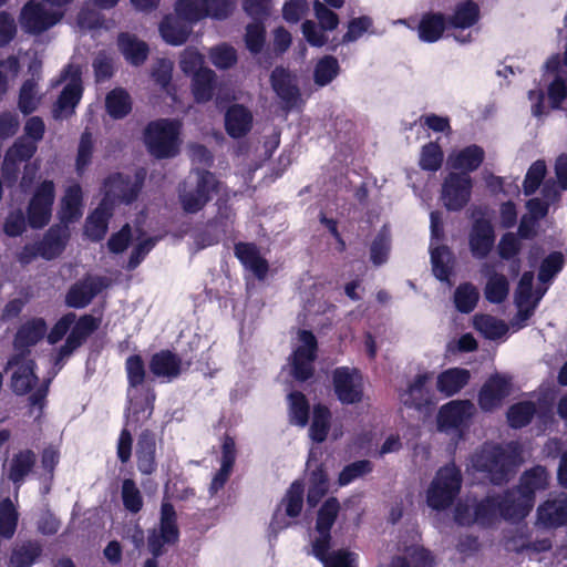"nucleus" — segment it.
<instances>
[{
	"label": "nucleus",
	"mask_w": 567,
	"mask_h": 567,
	"mask_svg": "<svg viewBox=\"0 0 567 567\" xmlns=\"http://www.w3.org/2000/svg\"><path fill=\"white\" fill-rule=\"evenodd\" d=\"M339 509V501L334 497H330L318 512L316 522L317 536L311 543V553L323 564V567H354L357 558L354 553L344 549L330 551V530L338 517Z\"/></svg>",
	"instance_id": "1"
},
{
	"label": "nucleus",
	"mask_w": 567,
	"mask_h": 567,
	"mask_svg": "<svg viewBox=\"0 0 567 567\" xmlns=\"http://www.w3.org/2000/svg\"><path fill=\"white\" fill-rule=\"evenodd\" d=\"M516 457L513 443L506 446L486 443L471 455L470 466L485 473L492 483L502 484L508 480Z\"/></svg>",
	"instance_id": "2"
},
{
	"label": "nucleus",
	"mask_w": 567,
	"mask_h": 567,
	"mask_svg": "<svg viewBox=\"0 0 567 567\" xmlns=\"http://www.w3.org/2000/svg\"><path fill=\"white\" fill-rule=\"evenodd\" d=\"M220 187L221 184L213 173L199 168L192 171L189 177L178 187L183 210L187 214L200 212L212 199V195L220 192Z\"/></svg>",
	"instance_id": "3"
},
{
	"label": "nucleus",
	"mask_w": 567,
	"mask_h": 567,
	"mask_svg": "<svg viewBox=\"0 0 567 567\" xmlns=\"http://www.w3.org/2000/svg\"><path fill=\"white\" fill-rule=\"evenodd\" d=\"M182 122L161 118L151 122L144 131V142L156 158H172L179 153Z\"/></svg>",
	"instance_id": "4"
},
{
	"label": "nucleus",
	"mask_w": 567,
	"mask_h": 567,
	"mask_svg": "<svg viewBox=\"0 0 567 567\" xmlns=\"http://www.w3.org/2000/svg\"><path fill=\"white\" fill-rule=\"evenodd\" d=\"M548 477L546 468L539 465L526 471L520 477L519 486L507 491L513 508H506V515L526 517L534 506L535 493L547 487Z\"/></svg>",
	"instance_id": "5"
},
{
	"label": "nucleus",
	"mask_w": 567,
	"mask_h": 567,
	"mask_svg": "<svg viewBox=\"0 0 567 567\" xmlns=\"http://www.w3.org/2000/svg\"><path fill=\"white\" fill-rule=\"evenodd\" d=\"M461 485L462 474L455 464L441 467L427 488V505L436 511L447 508L458 495Z\"/></svg>",
	"instance_id": "6"
},
{
	"label": "nucleus",
	"mask_w": 567,
	"mask_h": 567,
	"mask_svg": "<svg viewBox=\"0 0 567 567\" xmlns=\"http://www.w3.org/2000/svg\"><path fill=\"white\" fill-rule=\"evenodd\" d=\"M63 81H66L68 83L53 105L52 115L54 120H64L70 117L74 113L76 105L80 103L83 93L80 66L70 64L61 74V79L52 85H59Z\"/></svg>",
	"instance_id": "7"
},
{
	"label": "nucleus",
	"mask_w": 567,
	"mask_h": 567,
	"mask_svg": "<svg viewBox=\"0 0 567 567\" xmlns=\"http://www.w3.org/2000/svg\"><path fill=\"white\" fill-rule=\"evenodd\" d=\"M233 10L229 0H178L175 4L176 14L192 24L206 17L224 20Z\"/></svg>",
	"instance_id": "8"
},
{
	"label": "nucleus",
	"mask_w": 567,
	"mask_h": 567,
	"mask_svg": "<svg viewBox=\"0 0 567 567\" xmlns=\"http://www.w3.org/2000/svg\"><path fill=\"white\" fill-rule=\"evenodd\" d=\"M145 174L144 169H140L133 177L120 173L109 176L104 182V198L101 203H106L109 207L115 202L131 204L143 186Z\"/></svg>",
	"instance_id": "9"
},
{
	"label": "nucleus",
	"mask_w": 567,
	"mask_h": 567,
	"mask_svg": "<svg viewBox=\"0 0 567 567\" xmlns=\"http://www.w3.org/2000/svg\"><path fill=\"white\" fill-rule=\"evenodd\" d=\"M303 485L296 481L288 488L281 502L277 505L269 525L270 534L275 537L279 532L292 526L303 507Z\"/></svg>",
	"instance_id": "10"
},
{
	"label": "nucleus",
	"mask_w": 567,
	"mask_h": 567,
	"mask_svg": "<svg viewBox=\"0 0 567 567\" xmlns=\"http://www.w3.org/2000/svg\"><path fill=\"white\" fill-rule=\"evenodd\" d=\"M61 19V12L49 9L41 1L30 0L22 7L19 22L25 33L38 35L54 27Z\"/></svg>",
	"instance_id": "11"
},
{
	"label": "nucleus",
	"mask_w": 567,
	"mask_h": 567,
	"mask_svg": "<svg viewBox=\"0 0 567 567\" xmlns=\"http://www.w3.org/2000/svg\"><path fill=\"white\" fill-rule=\"evenodd\" d=\"M317 339L311 331L300 330L298 343L291 354V373L295 379L306 381L313 374Z\"/></svg>",
	"instance_id": "12"
},
{
	"label": "nucleus",
	"mask_w": 567,
	"mask_h": 567,
	"mask_svg": "<svg viewBox=\"0 0 567 567\" xmlns=\"http://www.w3.org/2000/svg\"><path fill=\"white\" fill-rule=\"evenodd\" d=\"M270 82L286 112L302 107L303 100L298 86L297 76L293 73L282 66H277L271 72Z\"/></svg>",
	"instance_id": "13"
},
{
	"label": "nucleus",
	"mask_w": 567,
	"mask_h": 567,
	"mask_svg": "<svg viewBox=\"0 0 567 567\" xmlns=\"http://www.w3.org/2000/svg\"><path fill=\"white\" fill-rule=\"evenodd\" d=\"M333 388L343 404H354L362 400L363 381L358 369L339 367L333 371Z\"/></svg>",
	"instance_id": "14"
},
{
	"label": "nucleus",
	"mask_w": 567,
	"mask_h": 567,
	"mask_svg": "<svg viewBox=\"0 0 567 567\" xmlns=\"http://www.w3.org/2000/svg\"><path fill=\"white\" fill-rule=\"evenodd\" d=\"M54 197L52 181H44L37 187L28 207V219L32 228H42L50 221Z\"/></svg>",
	"instance_id": "15"
},
{
	"label": "nucleus",
	"mask_w": 567,
	"mask_h": 567,
	"mask_svg": "<svg viewBox=\"0 0 567 567\" xmlns=\"http://www.w3.org/2000/svg\"><path fill=\"white\" fill-rule=\"evenodd\" d=\"M476 408L470 400H454L441 406L437 413V429L441 432L450 433L466 426Z\"/></svg>",
	"instance_id": "16"
},
{
	"label": "nucleus",
	"mask_w": 567,
	"mask_h": 567,
	"mask_svg": "<svg viewBox=\"0 0 567 567\" xmlns=\"http://www.w3.org/2000/svg\"><path fill=\"white\" fill-rule=\"evenodd\" d=\"M11 370L10 386L17 395H24L37 385L35 363L23 353H16L7 363Z\"/></svg>",
	"instance_id": "17"
},
{
	"label": "nucleus",
	"mask_w": 567,
	"mask_h": 567,
	"mask_svg": "<svg viewBox=\"0 0 567 567\" xmlns=\"http://www.w3.org/2000/svg\"><path fill=\"white\" fill-rule=\"evenodd\" d=\"M472 178L467 174L450 173L442 186V200L449 210L462 209L471 197Z\"/></svg>",
	"instance_id": "18"
},
{
	"label": "nucleus",
	"mask_w": 567,
	"mask_h": 567,
	"mask_svg": "<svg viewBox=\"0 0 567 567\" xmlns=\"http://www.w3.org/2000/svg\"><path fill=\"white\" fill-rule=\"evenodd\" d=\"M111 285V279L102 276H89L74 284L68 291L65 302L69 307L81 309Z\"/></svg>",
	"instance_id": "19"
},
{
	"label": "nucleus",
	"mask_w": 567,
	"mask_h": 567,
	"mask_svg": "<svg viewBox=\"0 0 567 567\" xmlns=\"http://www.w3.org/2000/svg\"><path fill=\"white\" fill-rule=\"evenodd\" d=\"M126 425L134 430L146 422L154 410L155 393L153 389L136 390L134 395L127 391Z\"/></svg>",
	"instance_id": "20"
},
{
	"label": "nucleus",
	"mask_w": 567,
	"mask_h": 567,
	"mask_svg": "<svg viewBox=\"0 0 567 567\" xmlns=\"http://www.w3.org/2000/svg\"><path fill=\"white\" fill-rule=\"evenodd\" d=\"M533 281L534 274L530 271L524 272L515 291V305L518 309L516 319L520 322H525L530 318L546 292V288H544L543 290H537L536 296H534Z\"/></svg>",
	"instance_id": "21"
},
{
	"label": "nucleus",
	"mask_w": 567,
	"mask_h": 567,
	"mask_svg": "<svg viewBox=\"0 0 567 567\" xmlns=\"http://www.w3.org/2000/svg\"><path fill=\"white\" fill-rule=\"evenodd\" d=\"M80 346H75L70 342V337L68 336L65 343L59 349L58 354L53 359L54 371L48 378H45L42 383L35 388L34 392L29 396V403L31 406V413H34V410H38L35 417H40L42 414V410L45 404V398L49 392L50 383L56 373L62 369L64 361L76 350Z\"/></svg>",
	"instance_id": "22"
},
{
	"label": "nucleus",
	"mask_w": 567,
	"mask_h": 567,
	"mask_svg": "<svg viewBox=\"0 0 567 567\" xmlns=\"http://www.w3.org/2000/svg\"><path fill=\"white\" fill-rule=\"evenodd\" d=\"M511 379L495 374L482 386L478 394V404L484 411H492L499 406L502 401L509 395Z\"/></svg>",
	"instance_id": "23"
},
{
	"label": "nucleus",
	"mask_w": 567,
	"mask_h": 567,
	"mask_svg": "<svg viewBox=\"0 0 567 567\" xmlns=\"http://www.w3.org/2000/svg\"><path fill=\"white\" fill-rule=\"evenodd\" d=\"M537 523L544 527H559L567 524V494L548 498L537 508Z\"/></svg>",
	"instance_id": "24"
},
{
	"label": "nucleus",
	"mask_w": 567,
	"mask_h": 567,
	"mask_svg": "<svg viewBox=\"0 0 567 567\" xmlns=\"http://www.w3.org/2000/svg\"><path fill=\"white\" fill-rule=\"evenodd\" d=\"M481 274L487 279L484 296L491 303H502L509 293V281L503 274H498L495 265L484 262L481 266Z\"/></svg>",
	"instance_id": "25"
},
{
	"label": "nucleus",
	"mask_w": 567,
	"mask_h": 567,
	"mask_svg": "<svg viewBox=\"0 0 567 567\" xmlns=\"http://www.w3.org/2000/svg\"><path fill=\"white\" fill-rule=\"evenodd\" d=\"M47 323L42 318H34L23 323L14 337L16 353L29 357L30 348L37 344L47 332Z\"/></svg>",
	"instance_id": "26"
},
{
	"label": "nucleus",
	"mask_w": 567,
	"mask_h": 567,
	"mask_svg": "<svg viewBox=\"0 0 567 567\" xmlns=\"http://www.w3.org/2000/svg\"><path fill=\"white\" fill-rule=\"evenodd\" d=\"M185 369L181 358L169 350H162L155 353L150 362L151 372L166 381L178 378Z\"/></svg>",
	"instance_id": "27"
},
{
	"label": "nucleus",
	"mask_w": 567,
	"mask_h": 567,
	"mask_svg": "<svg viewBox=\"0 0 567 567\" xmlns=\"http://www.w3.org/2000/svg\"><path fill=\"white\" fill-rule=\"evenodd\" d=\"M495 241L494 229L489 221L477 219L470 234V249L477 259L485 258Z\"/></svg>",
	"instance_id": "28"
},
{
	"label": "nucleus",
	"mask_w": 567,
	"mask_h": 567,
	"mask_svg": "<svg viewBox=\"0 0 567 567\" xmlns=\"http://www.w3.org/2000/svg\"><path fill=\"white\" fill-rule=\"evenodd\" d=\"M485 158L484 150L478 145H468L462 150L454 151L447 158V165L460 174H467L476 171Z\"/></svg>",
	"instance_id": "29"
},
{
	"label": "nucleus",
	"mask_w": 567,
	"mask_h": 567,
	"mask_svg": "<svg viewBox=\"0 0 567 567\" xmlns=\"http://www.w3.org/2000/svg\"><path fill=\"white\" fill-rule=\"evenodd\" d=\"M430 380L431 375L429 373L417 374L408 389L400 393L402 404L417 410L431 404V392L427 388Z\"/></svg>",
	"instance_id": "30"
},
{
	"label": "nucleus",
	"mask_w": 567,
	"mask_h": 567,
	"mask_svg": "<svg viewBox=\"0 0 567 567\" xmlns=\"http://www.w3.org/2000/svg\"><path fill=\"white\" fill-rule=\"evenodd\" d=\"M70 230L66 225H55L49 228L42 240L38 241L40 257L47 260L58 257L68 243Z\"/></svg>",
	"instance_id": "31"
},
{
	"label": "nucleus",
	"mask_w": 567,
	"mask_h": 567,
	"mask_svg": "<svg viewBox=\"0 0 567 567\" xmlns=\"http://www.w3.org/2000/svg\"><path fill=\"white\" fill-rule=\"evenodd\" d=\"M192 32V23L183 20L177 14L166 16L159 24V33L163 40L171 45L184 44Z\"/></svg>",
	"instance_id": "32"
},
{
	"label": "nucleus",
	"mask_w": 567,
	"mask_h": 567,
	"mask_svg": "<svg viewBox=\"0 0 567 567\" xmlns=\"http://www.w3.org/2000/svg\"><path fill=\"white\" fill-rule=\"evenodd\" d=\"M252 126V114L243 105L230 106L225 115V127L229 136L239 138L245 136Z\"/></svg>",
	"instance_id": "33"
},
{
	"label": "nucleus",
	"mask_w": 567,
	"mask_h": 567,
	"mask_svg": "<svg viewBox=\"0 0 567 567\" xmlns=\"http://www.w3.org/2000/svg\"><path fill=\"white\" fill-rule=\"evenodd\" d=\"M235 255L258 279L266 277L268 262L260 256L256 245L239 243L235 246Z\"/></svg>",
	"instance_id": "34"
},
{
	"label": "nucleus",
	"mask_w": 567,
	"mask_h": 567,
	"mask_svg": "<svg viewBox=\"0 0 567 567\" xmlns=\"http://www.w3.org/2000/svg\"><path fill=\"white\" fill-rule=\"evenodd\" d=\"M471 373L463 368H450L437 375L436 388L445 396L458 393L470 381Z\"/></svg>",
	"instance_id": "35"
},
{
	"label": "nucleus",
	"mask_w": 567,
	"mask_h": 567,
	"mask_svg": "<svg viewBox=\"0 0 567 567\" xmlns=\"http://www.w3.org/2000/svg\"><path fill=\"white\" fill-rule=\"evenodd\" d=\"M430 244L431 264L433 275L442 282L451 286L450 276L452 272L453 255L444 245Z\"/></svg>",
	"instance_id": "36"
},
{
	"label": "nucleus",
	"mask_w": 567,
	"mask_h": 567,
	"mask_svg": "<svg viewBox=\"0 0 567 567\" xmlns=\"http://www.w3.org/2000/svg\"><path fill=\"white\" fill-rule=\"evenodd\" d=\"M82 189L79 184L70 185L65 189L60 210V225L78 220L82 216Z\"/></svg>",
	"instance_id": "37"
},
{
	"label": "nucleus",
	"mask_w": 567,
	"mask_h": 567,
	"mask_svg": "<svg viewBox=\"0 0 567 567\" xmlns=\"http://www.w3.org/2000/svg\"><path fill=\"white\" fill-rule=\"evenodd\" d=\"M137 468L143 474H152L156 468L155 462V439L154 435L144 431L137 441L136 449Z\"/></svg>",
	"instance_id": "38"
},
{
	"label": "nucleus",
	"mask_w": 567,
	"mask_h": 567,
	"mask_svg": "<svg viewBox=\"0 0 567 567\" xmlns=\"http://www.w3.org/2000/svg\"><path fill=\"white\" fill-rule=\"evenodd\" d=\"M476 505H483L484 506V509H483V513L484 514H492L489 515V519L486 524H484L483 526H491L499 516L505 518V519H508V520H520L523 519V517L520 516H509V515H506L505 513V509L506 508H513V501H509L508 499V494L507 492L503 495H487L484 499H482L481 502L476 503Z\"/></svg>",
	"instance_id": "39"
},
{
	"label": "nucleus",
	"mask_w": 567,
	"mask_h": 567,
	"mask_svg": "<svg viewBox=\"0 0 567 567\" xmlns=\"http://www.w3.org/2000/svg\"><path fill=\"white\" fill-rule=\"evenodd\" d=\"M110 217L111 207L106 206V203H101L86 218L84 226L85 236L93 241L101 240L106 234Z\"/></svg>",
	"instance_id": "40"
},
{
	"label": "nucleus",
	"mask_w": 567,
	"mask_h": 567,
	"mask_svg": "<svg viewBox=\"0 0 567 567\" xmlns=\"http://www.w3.org/2000/svg\"><path fill=\"white\" fill-rule=\"evenodd\" d=\"M118 48L126 61L133 65H141L148 55V45L128 33L120 34Z\"/></svg>",
	"instance_id": "41"
},
{
	"label": "nucleus",
	"mask_w": 567,
	"mask_h": 567,
	"mask_svg": "<svg viewBox=\"0 0 567 567\" xmlns=\"http://www.w3.org/2000/svg\"><path fill=\"white\" fill-rule=\"evenodd\" d=\"M484 506L476 505V502H470L468 499L465 502H460L455 507L454 518L455 522L460 525L467 526L473 523L478 525H484L488 522L491 513H483Z\"/></svg>",
	"instance_id": "42"
},
{
	"label": "nucleus",
	"mask_w": 567,
	"mask_h": 567,
	"mask_svg": "<svg viewBox=\"0 0 567 567\" xmlns=\"http://www.w3.org/2000/svg\"><path fill=\"white\" fill-rule=\"evenodd\" d=\"M480 19V7L472 0H466L456 6L454 13L449 19V24L454 29H468Z\"/></svg>",
	"instance_id": "43"
},
{
	"label": "nucleus",
	"mask_w": 567,
	"mask_h": 567,
	"mask_svg": "<svg viewBox=\"0 0 567 567\" xmlns=\"http://www.w3.org/2000/svg\"><path fill=\"white\" fill-rule=\"evenodd\" d=\"M35 461L37 455L31 450L20 451L14 454L10 462L9 478L19 486L32 471Z\"/></svg>",
	"instance_id": "44"
},
{
	"label": "nucleus",
	"mask_w": 567,
	"mask_h": 567,
	"mask_svg": "<svg viewBox=\"0 0 567 567\" xmlns=\"http://www.w3.org/2000/svg\"><path fill=\"white\" fill-rule=\"evenodd\" d=\"M163 543H176L179 537L177 515L174 506L163 502L161 506L159 530Z\"/></svg>",
	"instance_id": "45"
},
{
	"label": "nucleus",
	"mask_w": 567,
	"mask_h": 567,
	"mask_svg": "<svg viewBox=\"0 0 567 567\" xmlns=\"http://www.w3.org/2000/svg\"><path fill=\"white\" fill-rule=\"evenodd\" d=\"M42 549L38 542L25 540L17 544L10 557L11 567H31Z\"/></svg>",
	"instance_id": "46"
},
{
	"label": "nucleus",
	"mask_w": 567,
	"mask_h": 567,
	"mask_svg": "<svg viewBox=\"0 0 567 567\" xmlns=\"http://www.w3.org/2000/svg\"><path fill=\"white\" fill-rule=\"evenodd\" d=\"M445 29V19L441 13L423 16L419 24V37L424 42L437 41Z\"/></svg>",
	"instance_id": "47"
},
{
	"label": "nucleus",
	"mask_w": 567,
	"mask_h": 567,
	"mask_svg": "<svg viewBox=\"0 0 567 567\" xmlns=\"http://www.w3.org/2000/svg\"><path fill=\"white\" fill-rule=\"evenodd\" d=\"M105 106L111 117L123 118L132 110L131 97L125 90L114 89L106 95Z\"/></svg>",
	"instance_id": "48"
},
{
	"label": "nucleus",
	"mask_w": 567,
	"mask_h": 567,
	"mask_svg": "<svg viewBox=\"0 0 567 567\" xmlns=\"http://www.w3.org/2000/svg\"><path fill=\"white\" fill-rule=\"evenodd\" d=\"M125 369L127 373V381L131 395H134L136 390L152 389L145 384V368L143 360L140 355H131L126 359Z\"/></svg>",
	"instance_id": "49"
},
{
	"label": "nucleus",
	"mask_w": 567,
	"mask_h": 567,
	"mask_svg": "<svg viewBox=\"0 0 567 567\" xmlns=\"http://www.w3.org/2000/svg\"><path fill=\"white\" fill-rule=\"evenodd\" d=\"M474 327L486 339L491 340L502 338L508 330L504 321L489 315H476L474 317Z\"/></svg>",
	"instance_id": "50"
},
{
	"label": "nucleus",
	"mask_w": 567,
	"mask_h": 567,
	"mask_svg": "<svg viewBox=\"0 0 567 567\" xmlns=\"http://www.w3.org/2000/svg\"><path fill=\"white\" fill-rule=\"evenodd\" d=\"M339 72L340 65L337 58L324 55L315 66L313 81L318 86H326L338 76Z\"/></svg>",
	"instance_id": "51"
},
{
	"label": "nucleus",
	"mask_w": 567,
	"mask_h": 567,
	"mask_svg": "<svg viewBox=\"0 0 567 567\" xmlns=\"http://www.w3.org/2000/svg\"><path fill=\"white\" fill-rule=\"evenodd\" d=\"M37 86V80L32 78L24 81L20 89L18 107L24 115L33 113L41 102Z\"/></svg>",
	"instance_id": "52"
},
{
	"label": "nucleus",
	"mask_w": 567,
	"mask_h": 567,
	"mask_svg": "<svg viewBox=\"0 0 567 567\" xmlns=\"http://www.w3.org/2000/svg\"><path fill=\"white\" fill-rule=\"evenodd\" d=\"M215 73L212 70H199L193 76L192 90L197 102H207L213 96Z\"/></svg>",
	"instance_id": "53"
},
{
	"label": "nucleus",
	"mask_w": 567,
	"mask_h": 567,
	"mask_svg": "<svg viewBox=\"0 0 567 567\" xmlns=\"http://www.w3.org/2000/svg\"><path fill=\"white\" fill-rule=\"evenodd\" d=\"M480 298L477 288L470 284H461L454 292V303L462 313H470L474 310Z\"/></svg>",
	"instance_id": "54"
},
{
	"label": "nucleus",
	"mask_w": 567,
	"mask_h": 567,
	"mask_svg": "<svg viewBox=\"0 0 567 567\" xmlns=\"http://www.w3.org/2000/svg\"><path fill=\"white\" fill-rule=\"evenodd\" d=\"M18 524V512L9 497L0 498V536L11 538Z\"/></svg>",
	"instance_id": "55"
},
{
	"label": "nucleus",
	"mask_w": 567,
	"mask_h": 567,
	"mask_svg": "<svg viewBox=\"0 0 567 567\" xmlns=\"http://www.w3.org/2000/svg\"><path fill=\"white\" fill-rule=\"evenodd\" d=\"M290 422L306 426L309 420V404L306 396L301 392H291L288 395Z\"/></svg>",
	"instance_id": "56"
},
{
	"label": "nucleus",
	"mask_w": 567,
	"mask_h": 567,
	"mask_svg": "<svg viewBox=\"0 0 567 567\" xmlns=\"http://www.w3.org/2000/svg\"><path fill=\"white\" fill-rule=\"evenodd\" d=\"M536 412L533 402L524 401L512 405L507 412V420L512 427L520 429L527 425Z\"/></svg>",
	"instance_id": "57"
},
{
	"label": "nucleus",
	"mask_w": 567,
	"mask_h": 567,
	"mask_svg": "<svg viewBox=\"0 0 567 567\" xmlns=\"http://www.w3.org/2000/svg\"><path fill=\"white\" fill-rule=\"evenodd\" d=\"M330 423V412L323 405H316L313 409V420L310 426V437L321 443L326 440Z\"/></svg>",
	"instance_id": "58"
},
{
	"label": "nucleus",
	"mask_w": 567,
	"mask_h": 567,
	"mask_svg": "<svg viewBox=\"0 0 567 567\" xmlns=\"http://www.w3.org/2000/svg\"><path fill=\"white\" fill-rule=\"evenodd\" d=\"M121 496L123 505L128 512L136 514L142 509L143 497L133 480L125 478L123 481Z\"/></svg>",
	"instance_id": "59"
},
{
	"label": "nucleus",
	"mask_w": 567,
	"mask_h": 567,
	"mask_svg": "<svg viewBox=\"0 0 567 567\" xmlns=\"http://www.w3.org/2000/svg\"><path fill=\"white\" fill-rule=\"evenodd\" d=\"M97 328L99 322L94 317L90 315L82 316L75 322L69 334L70 342L74 343L75 346H81Z\"/></svg>",
	"instance_id": "60"
},
{
	"label": "nucleus",
	"mask_w": 567,
	"mask_h": 567,
	"mask_svg": "<svg viewBox=\"0 0 567 567\" xmlns=\"http://www.w3.org/2000/svg\"><path fill=\"white\" fill-rule=\"evenodd\" d=\"M565 259L561 252L549 254L540 264L538 280L548 284L563 269Z\"/></svg>",
	"instance_id": "61"
},
{
	"label": "nucleus",
	"mask_w": 567,
	"mask_h": 567,
	"mask_svg": "<svg viewBox=\"0 0 567 567\" xmlns=\"http://www.w3.org/2000/svg\"><path fill=\"white\" fill-rule=\"evenodd\" d=\"M390 244V231L386 227H383L372 241L370 249L371 260L375 266H380L386 261Z\"/></svg>",
	"instance_id": "62"
},
{
	"label": "nucleus",
	"mask_w": 567,
	"mask_h": 567,
	"mask_svg": "<svg viewBox=\"0 0 567 567\" xmlns=\"http://www.w3.org/2000/svg\"><path fill=\"white\" fill-rule=\"evenodd\" d=\"M266 40V30L262 21L249 23L246 28L245 42L247 49L252 54L261 52Z\"/></svg>",
	"instance_id": "63"
},
{
	"label": "nucleus",
	"mask_w": 567,
	"mask_h": 567,
	"mask_svg": "<svg viewBox=\"0 0 567 567\" xmlns=\"http://www.w3.org/2000/svg\"><path fill=\"white\" fill-rule=\"evenodd\" d=\"M37 152V144L24 140H18L6 154L4 163H16L30 159Z\"/></svg>",
	"instance_id": "64"
}]
</instances>
